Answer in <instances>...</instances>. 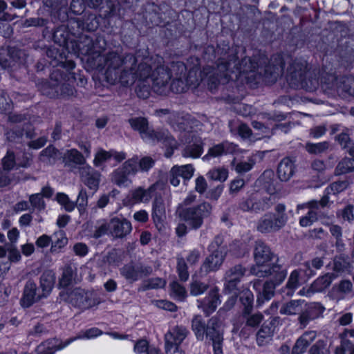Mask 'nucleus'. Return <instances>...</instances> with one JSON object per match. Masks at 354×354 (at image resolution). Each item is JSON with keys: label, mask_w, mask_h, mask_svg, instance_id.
Listing matches in <instances>:
<instances>
[{"label": "nucleus", "mask_w": 354, "mask_h": 354, "mask_svg": "<svg viewBox=\"0 0 354 354\" xmlns=\"http://www.w3.org/2000/svg\"><path fill=\"white\" fill-rule=\"evenodd\" d=\"M162 62L161 57H151L145 50L124 56L111 53L106 59V81L124 87L131 86L137 81L136 93L142 99L148 98L151 90L159 95H167L170 91L169 83L172 75Z\"/></svg>", "instance_id": "obj_1"}, {"label": "nucleus", "mask_w": 354, "mask_h": 354, "mask_svg": "<svg viewBox=\"0 0 354 354\" xmlns=\"http://www.w3.org/2000/svg\"><path fill=\"white\" fill-rule=\"evenodd\" d=\"M224 50V49L223 50ZM260 67L257 57L251 58L245 57L242 59L241 62L237 60V57L233 50L229 47L225 48V54L223 57L218 58L216 68H205L203 72L208 77V84L211 89L216 88L220 83L226 84L231 79V73L239 72V73H248L253 72Z\"/></svg>", "instance_id": "obj_2"}, {"label": "nucleus", "mask_w": 354, "mask_h": 354, "mask_svg": "<svg viewBox=\"0 0 354 354\" xmlns=\"http://www.w3.org/2000/svg\"><path fill=\"white\" fill-rule=\"evenodd\" d=\"M71 50L77 56L86 55L88 60L91 62L93 68L102 69L106 68L105 77L106 78V72L108 64L106 59L110 54L114 53L119 55L115 52H109L105 56L101 54L106 49V41L104 36L100 35H89L80 33L77 35L74 41H71Z\"/></svg>", "instance_id": "obj_3"}, {"label": "nucleus", "mask_w": 354, "mask_h": 354, "mask_svg": "<svg viewBox=\"0 0 354 354\" xmlns=\"http://www.w3.org/2000/svg\"><path fill=\"white\" fill-rule=\"evenodd\" d=\"M62 66L67 69L65 73L60 69H54L50 74V81L42 82L39 85L41 93L50 98L67 97L74 95L75 89L73 84L75 81L74 73L70 71L75 67L73 61L62 62Z\"/></svg>", "instance_id": "obj_4"}, {"label": "nucleus", "mask_w": 354, "mask_h": 354, "mask_svg": "<svg viewBox=\"0 0 354 354\" xmlns=\"http://www.w3.org/2000/svg\"><path fill=\"white\" fill-rule=\"evenodd\" d=\"M128 122L133 129L139 132L143 140L146 142L162 143L167 148L165 156L169 158L172 156L174 150L177 148L178 142L168 131H154L149 127L147 120L142 117L132 118Z\"/></svg>", "instance_id": "obj_5"}, {"label": "nucleus", "mask_w": 354, "mask_h": 354, "mask_svg": "<svg viewBox=\"0 0 354 354\" xmlns=\"http://www.w3.org/2000/svg\"><path fill=\"white\" fill-rule=\"evenodd\" d=\"M287 81L291 87L304 88L308 91H315L319 84L304 59H295L292 62L288 68Z\"/></svg>", "instance_id": "obj_6"}, {"label": "nucleus", "mask_w": 354, "mask_h": 354, "mask_svg": "<svg viewBox=\"0 0 354 354\" xmlns=\"http://www.w3.org/2000/svg\"><path fill=\"white\" fill-rule=\"evenodd\" d=\"M252 274L259 277H270V279L263 284V291L257 298L259 305L270 300L274 295L275 288L280 285L287 276V270L278 263L273 264L268 269L256 270L252 269Z\"/></svg>", "instance_id": "obj_7"}, {"label": "nucleus", "mask_w": 354, "mask_h": 354, "mask_svg": "<svg viewBox=\"0 0 354 354\" xmlns=\"http://www.w3.org/2000/svg\"><path fill=\"white\" fill-rule=\"evenodd\" d=\"M275 212H268L263 214L257 221V230L263 234H270L279 231L286 224L288 216L286 213V205L277 204L274 207Z\"/></svg>", "instance_id": "obj_8"}, {"label": "nucleus", "mask_w": 354, "mask_h": 354, "mask_svg": "<svg viewBox=\"0 0 354 354\" xmlns=\"http://www.w3.org/2000/svg\"><path fill=\"white\" fill-rule=\"evenodd\" d=\"M212 210V206L207 202L178 208L180 219L185 221L190 229L195 230L201 227L204 220L210 216Z\"/></svg>", "instance_id": "obj_9"}, {"label": "nucleus", "mask_w": 354, "mask_h": 354, "mask_svg": "<svg viewBox=\"0 0 354 354\" xmlns=\"http://www.w3.org/2000/svg\"><path fill=\"white\" fill-rule=\"evenodd\" d=\"M172 73L174 74V79L170 84V91L174 93H180L185 92L189 86L198 84V80L194 81L191 79V74L194 72L190 71L187 76V67L183 62L174 63L171 66Z\"/></svg>", "instance_id": "obj_10"}, {"label": "nucleus", "mask_w": 354, "mask_h": 354, "mask_svg": "<svg viewBox=\"0 0 354 354\" xmlns=\"http://www.w3.org/2000/svg\"><path fill=\"white\" fill-rule=\"evenodd\" d=\"M71 304L82 310H86L99 305L102 301L93 290H86L80 288H75L69 295Z\"/></svg>", "instance_id": "obj_11"}, {"label": "nucleus", "mask_w": 354, "mask_h": 354, "mask_svg": "<svg viewBox=\"0 0 354 354\" xmlns=\"http://www.w3.org/2000/svg\"><path fill=\"white\" fill-rule=\"evenodd\" d=\"M102 332L97 328H91L85 331L81 332L77 336L67 339L64 344L57 345L56 340L53 339L48 342H45L38 346V351L43 354H53L55 351L61 350L67 346L72 342L78 339H91L100 335Z\"/></svg>", "instance_id": "obj_12"}, {"label": "nucleus", "mask_w": 354, "mask_h": 354, "mask_svg": "<svg viewBox=\"0 0 354 354\" xmlns=\"http://www.w3.org/2000/svg\"><path fill=\"white\" fill-rule=\"evenodd\" d=\"M205 337L212 342L214 354H223V330L222 322L217 316L211 317L206 326Z\"/></svg>", "instance_id": "obj_13"}, {"label": "nucleus", "mask_w": 354, "mask_h": 354, "mask_svg": "<svg viewBox=\"0 0 354 354\" xmlns=\"http://www.w3.org/2000/svg\"><path fill=\"white\" fill-rule=\"evenodd\" d=\"M180 139L187 143L181 152L183 157L198 158L201 156L204 143L201 138L196 136L192 132L186 131L180 136Z\"/></svg>", "instance_id": "obj_14"}, {"label": "nucleus", "mask_w": 354, "mask_h": 354, "mask_svg": "<svg viewBox=\"0 0 354 354\" xmlns=\"http://www.w3.org/2000/svg\"><path fill=\"white\" fill-rule=\"evenodd\" d=\"M270 200L267 197H261L258 194H252L248 198H243L239 207L243 212L258 213L270 208Z\"/></svg>", "instance_id": "obj_15"}, {"label": "nucleus", "mask_w": 354, "mask_h": 354, "mask_svg": "<svg viewBox=\"0 0 354 354\" xmlns=\"http://www.w3.org/2000/svg\"><path fill=\"white\" fill-rule=\"evenodd\" d=\"M99 25V19L95 15L91 13L84 15L82 20L78 18L69 19V26L73 30L76 29V32H72L75 35L82 33L84 30L95 31L97 29Z\"/></svg>", "instance_id": "obj_16"}, {"label": "nucleus", "mask_w": 354, "mask_h": 354, "mask_svg": "<svg viewBox=\"0 0 354 354\" xmlns=\"http://www.w3.org/2000/svg\"><path fill=\"white\" fill-rule=\"evenodd\" d=\"M274 257L273 252L271 251L268 245L261 241H256L254 249V259L256 266L251 268H256V270H265L266 265L272 260Z\"/></svg>", "instance_id": "obj_17"}, {"label": "nucleus", "mask_w": 354, "mask_h": 354, "mask_svg": "<svg viewBox=\"0 0 354 354\" xmlns=\"http://www.w3.org/2000/svg\"><path fill=\"white\" fill-rule=\"evenodd\" d=\"M121 275L130 282L138 281L143 276H147L152 272V268L145 266L142 264H133L132 263L124 265L120 270Z\"/></svg>", "instance_id": "obj_18"}, {"label": "nucleus", "mask_w": 354, "mask_h": 354, "mask_svg": "<svg viewBox=\"0 0 354 354\" xmlns=\"http://www.w3.org/2000/svg\"><path fill=\"white\" fill-rule=\"evenodd\" d=\"M72 32H76L72 30L69 26V20L67 25H60L57 26L53 32V38L55 43L60 46L64 47L68 52L71 50V41H74L77 35Z\"/></svg>", "instance_id": "obj_19"}, {"label": "nucleus", "mask_w": 354, "mask_h": 354, "mask_svg": "<svg viewBox=\"0 0 354 354\" xmlns=\"http://www.w3.org/2000/svg\"><path fill=\"white\" fill-rule=\"evenodd\" d=\"M41 295L42 293L37 289V284L35 281L32 279H29L24 286L23 295L20 299V304L24 308H29L35 302L45 298L44 297H41Z\"/></svg>", "instance_id": "obj_20"}, {"label": "nucleus", "mask_w": 354, "mask_h": 354, "mask_svg": "<svg viewBox=\"0 0 354 354\" xmlns=\"http://www.w3.org/2000/svg\"><path fill=\"white\" fill-rule=\"evenodd\" d=\"M203 263L201 267V274H207L210 272L216 271L223 263L225 257V250L216 249L211 251Z\"/></svg>", "instance_id": "obj_21"}, {"label": "nucleus", "mask_w": 354, "mask_h": 354, "mask_svg": "<svg viewBox=\"0 0 354 354\" xmlns=\"http://www.w3.org/2000/svg\"><path fill=\"white\" fill-rule=\"evenodd\" d=\"M331 89L335 91L337 94L342 97H354V77H342L335 78Z\"/></svg>", "instance_id": "obj_22"}, {"label": "nucleus", "mask_w": 354, "mask_h": 354, "mask_svg": "<svg viewBox=\"0 0 354 354\" xmlns=\"http://www.w3.org/2000/svg\"><path fill=\"white\" fill-rule=\"evenodd\" d=\"M132 225L127 218L114 217L109 221V232L116 238H123L130 234Z\"/></svg>", "instance_id": "obj_23"}, {"label": "nucleus", "mask_w": 354, "mask_h": 354, "mask_svg": "<svg viewBox=\"0 0 354 354\" xmlns=\"http://www.w3.org/2000/svg\"><path fill=\"white\" fill-rule=\"evenodd\" d=\"M325 308L319 303H311L307 306L305 310L301 312L298 318L301 328H305L310 322L318 318L324 313Z\"/></svg>", "instance_id": "obj_24"}, {"label": "nucleus", "mask_w": 354, "mask_h": 354, "mask_svg": "<svg viewBox=\"0 0 354 354\" xmlns=\"http://www.w3.org/2000/svg\"><path fill=\"white\" fill-rule=\"evenodd\" d=\"M79 171L84 185L90 189L96 191L100 182V174L88 165L81 167Z\"/></svg>", "instance_id": "obj_25"}, {"label": "nucleus", "mask_w": 354, "mask_h": 354, "mask_svg": "<svg viewBox=\"0 0 354 354\" xmlns=\"http://www.w3.org/2000/svg\"><path fill=\"white\" fill-rule=\"evenodd\" d=\"M245 269L241 265H236L225 273V289L232 292L236 289L237 284L244 276Z\"/></svg>", "instance_id": "obj_26"}, {"label": "nucleus", "mask_w": 354, "mask_h": 354, "mask_svg": "<svg viewBox=\"0 0 354 354\" xmlns=\"http://www.w3.org/2000/svg\"><path fill=\"white\" fill-rule=\"evenodd\" d=\"M157 189L156 183L150 185L147 189L138 187L130 192L131 200L134 203H147L150 201Z\"/></svg>", "instance_id": "obj_27"}, {"label": "nucleus", "mask_w": 354, "mask_h": 354, "mask_svg": "<svg viewBox=\"0 0 354 354\" xmlns=\"http://www.w3.org/2000/svg\"><path fill=\"white\" fill-rule=\"evenodd\" d=\"M237 145L224 141L217 144L208 149L207 153L203 157V160H208L210 158H216L227 153H232L236 151Z\"/></svg>", "instance_id": "obj_28"}, {"label": "nucleus", "mask_w": 354, "mask_h": 354, "mask_svg": "<svg viewBox=\"0 0 354 354\" xmlns=\"http://www.w3.org/2000/svg\"><path fill=\"white\" fill-rule=\"evenodd\" d=\"M77 266L75 263H70L62 268V273L59 279V285L61 287L66 288L80 281L77 274Z\"/></svg>", "instance_id": "obj_29"}, {"label": "nucleus", "mask_w": 354, "mask_h": 354, "mask_svg": "<svg viewBox=\"0 0 354 354\" xmlns=\"http://www.w3.org/2000/svg\"><path fill=\"white\" fill-rule=\"evenodd\" d=\"M220 304L221 300L219 299L218 291L217 289H213L209 291L205 298L200 301L198 308H202L205 315L208 316L215 311Z\"/></svg>", "instance_id": "obj_30"}, {"label": "nucleus", "mask_w": 354, "mask_h": 354, "mask_svg": "<svg viewBox=\"0 0 354 354\" xmlns=\"http://www.w3.org/2000/svg\"><path fill=\"white\" fill-rule=\"evenodd\" d=\"M295 160L289 157L283 158L279 163L277 176L281 181H288L295 172Z\"/></svg>", "instance_id": "obj_31"}, {"label": "nucleus", "mask_w": 354, "mask_h": 354, "mask_svg": "<svg viewBox=\"0 0 354 354\" xmlns=\"http://www.w3.org/2000/svg\"><path fill=\"white\" fill-rule=\"evenodd\" d=\"M56 276L53 270L44 271L39 278V290L42 293L41 297H48L51 293L55 283Z\"/></svg>", "instance_id": "obj_32"}, {"label": "nucleus", "mask_w": 354, "mask_h": 354, "mask_svg": "<svg viewBox=\"0 0 354 354\" xmlns=\"http://www.w3.org/2000/svg\"><path fill=\"white\" fill-rule=\"evenodd\" d=\"M189 333V331L185 326L182 325L175 326L165 334V343L181 344Z\"/></svg>", "instance_id": "obj_33"}, {"label": "nucleus", "mask_w": 354, "mask_h": 354, "mask_svg": "<svg viewBox=\"0 0 354 354\" xmlns=\"http://www.w3.org/2000/svg\"><path fill=\"white\" fill-rule=\"evenodd\" d=\"M317 333L315 330L306 331L296 341L292 347L291 354H302L304 353L308 345L315 339Z\"/></svg>", "instance_id": "obj_34"}, {"label": "nucleus", "mask_w": 354, "mask_h": 354, "mask_svg": "<svg viewBox=\"0 0 354 354\" xmlns=\"http://www.w3.org/2000/svg\"><path fill=\"white\" fill-rule=\"evenodd\" d=\"M284 64L282 57L280 55L272 57L269 64L265 66L264 74L266 76H270L272 81H275L283 71Z\"/></svg>", "instance_id": "obj_35"}, {"label": "nucleus", "mask_w": 354, "mask_h": 354, "mask_svg": "<svg viewBox=\"0 0 354 354\" xmlns=\"http://www.w3.org/2000/svg\"><path fill=\"white\" fill-rule=\"evenodd\" d=\"M47 6L53 7L51 15L57 19L64 21L68 19L67 0H46Z\"/></svg>", "instance_id": "obj_36"}, {"label": "nucleus", "mask_w": 354, "mask_h": 354, "mask_svg": "<svg viewBox=\"0 0 354 354\" xmlns=\"http://www.w3.org/2000/svg\"><path fill=\"white\" fill-rule=\"evenodd\" d=\"M129 177L120 166L114 169L109 175L111 182L119 187H129L132 183Z\"/></svg>", "instance_id": "obj_37"}, {"label": "nucleus", "mask_w": 354, "mask_h": 354, "mask_svg": "<svg viewBox=\"0 0 354 354\" xmlns=\"http://www.w3.org/2000/svg\"><path fill=\"white\" fill-rule=\"evenodd\" d=\"M328 207L329 197L328 195L323 196L319 201H311L308 202V209H310V211L314 210V212L318 213V219L327 217V214L325 210L326 208Z\"/></svg>", "instance_id": "obj_38"}, {"label": "nucleus", "mask_w": 354, "mask_h": 354, "mask_svg": "<svg viewBox=\"0 0 354 354\" xmlns=\"http://www.w3.org/2000/svg\"><path fill=\"white\" fill-rule=\"evenodd\" d=\"M309 278H306L303 274L301 267L293 270L288 278L286 288L292 293L303 283H305Z\"/></svg>", "instance_id": "obj_39"}, {"label": "nucleus", "mask_w": 354, "mask_h": 354, "mask_svg": "<svg viewBox=\"0 0 354 354\" xmlns=\"http://www.w3.org/2000/svg\"><path fill=\"white\" fill-rule=\"evenodd\" d=\"M191 326L196 338L199 341H203L205 335L207 324L202 317L194 315L192 319Z\"/></svg>", "instance_id": "obj_40"}, {"label": "nucleus", "mask_w": 354, "mask_h": 354, "mask_svg": "<svg viewBox=\"0 0 354 354\" xmlns=\"http://www.w3.org/2000/svg\"><path fill=\"white\" fill-rule=\"evenodd\" d=\"M323 266L322 259L315 257L311 261H306L301 266V270H303V274L306 278H310L315 275L316 270L321 269Z\"/></svg>", "instance_id": "obj_41"}, {"label": "nucleus", "mask_w": 354, "mask_h": 354, "mask_svg": "<svg viewBox=\"0 0 354 354\" xmlns=\"http://www.w3.org/2000/svg\"><path fill=\"white\" fill-rule=\"evenodd\" d=\"M63 160L66 165L73 163L82 166L86 165L85 157L76 149L66 150L63 154Z\"/></svg>", "instance_id": "obj_42"}, {"label": "nucleus", "mask_w": 354, "mask_h": 354, "mask_svg": "<svg viewBox=\"0 0 354 354\" xmlns=\"http://www.w3.org/2000/svg\"><path fill=\"white\" fill-rule=\"evenodd\" d=\"M152 218L155 223H161L165 216V207L161 197H156L152 204Z\"/></svg>", "instance_id": "obj_43"}, {"label": "nucleus", "mask_w": 354, "mask_h": 354, "mask_svg": "<svg viewBox=\"0 0 354 354\" xmlns=\"http://www.w3.org/2000/svg\"><path fill=\"white\" fill-rule=\"evenodd\" d=\"M337 277L335 273H326L318 277L313 283L312 287L316 292H322L326 289Z\"/></svg>", "instance_id": "obj_44"}, {"label": "nucleus", "mask_w": 354, "mask_h": 354, "mask_svg": "<svg viewBox=\"0 0 354 354\" xmlns=\"http://www.w3.org/2000/svg\"><path fill=\"white\" fill-rule=\"evenodd\" d=\"M350 153L352 157L342 159L335 168V174L342 175L354 171V154L350 149Z\"/></svg>", "instance_id": "obj_45"}, {"label": "nucleus", "mask_w": 354, "mask_h": 354, "mask_svg": "<svg viewBox=\"0 0 354 354\" xmlns=\"http://www.w3.org/2000/svg\"><path fill=\"white\" fill-rule=\"evenodd\" d=\"M242 317L245 323V326L250 328H257L263 319L262 313H252V310L243 311Z\"/></svg>", "instance_id": "obj_46"}, {"label": "nucleus", "mask_w": 354, "mask_h": 354, "mask_svg": "<svg viewBox=\"0 0 354 354\" xmlns=\"http://www.w3.org/2000/svg\"><path fill=\"white\" fill-rule=\"evenodd\" d=\"M303 302L301 300H292L281 306L280 313L281 315H293L301 313Z\"/></svg>", "instance_id": "obj_47"}, {"label": "nucleus", "mask_w": 354, "mask_h": 354, "mask_svg": "<svg viewBox=\"0 0 354 354\" xmlns=\"http://www.w3.org/2000/svg\"><path fill=\"white\" fill-rule=\"evenodd\" d=\"M273 330L268 326H262L257 333V343L259 346L268 344L272 338Z\"/></svg>", "instance_id": "obj_48"}, {"label": "nucleus", "mask_w": 354, "mask_h": 354, "mask_svg": "<svg viewBox=\"0 0 354 354\" xmlns=\"http://www.w3.org/2000/svg\"><path fill=\"white\" fill-rule=\"evenodd\" d=\"M122 169L126 171L129 176H136L139 171L138 156H133L132 158L125 160L121 165Z\"/></svg>", "instance_id": "obj_49"}, {"label": "nucleus", "mask_w": 354, "mask_h": 354, "mask_svg": "<svg viewBox=\"0 0 354 354\" xmlns=\"http://www.w3.org/2000/svg\"><path fill=\"white\" fill-rule=\"evenodd\" d=\"M229 127L231 133H237L242 138H249L252 135L251 129L245 124L241 123L236 125L235 123L230 122Z\"/></svg>", "instance_id": "obj_50"}, {"label": "nucleus", "mask_w": 354, "mask_h": 354, "mask_svg": "<svg viewBox=\"0 0 354 354\" xmlns=\"http://www.w3.org/2000/svg\"><path fill=\"white\" fill-rule=\"evenodd\" d=\"M206 176L209 180L224 182L228 177V170L224 167H214L210 169Z\"/></svg>", "instance_id": "obj_51"}, {"label": "nucleus", "mask_w": 354, "mask_h": 354, "mask_svg": "<svg viewBox=\"0 0 354 354\" xmlns=\"http://www.w3.org/2000/svg\"><path fill=\"white\" fill-rule=\"evenodd\" d=\"M2 170L10 172L15 166L17 167L15 154L12 150H7L6 155L1 159Z\"/></svg>", "instance_id": "obj_52"}, {"label": "nucleus", "mask_w": 354, "mask_h": 354, "mask_svg": "<svg viewBox=\"0 0 354 354\" xmlns=\"http://www.w3.org/2000/svg\"><path fill=\"white\" fill-rule=\"evenodd\" d=\"M54 237L56 239L52 241L51 250L52 252H57V250L63 248L68 243V239L64 231L59 230L54 234Z\"/></svg>", "instance_id": "obj_53"}, {"label": "nucleus", "mask_w": 354, "mask_h": 354, "mask_svg": "<svg viewBox=\"0 0 354 354\" xmlns=\"http://www.w3.org/2000/svg\"><path fill=\"white\" fill-rule=\"evenodd\" d=\"M29 203L31 205L32 211L42 212L46 209V203L41 196V194H32L29 196Z\"/></svg>", "instance_id": "obj_54"}, {"label": "nucleus", "mask_w": 354, "mask_h": 354, "mask_svg": "<svg viewBox=\"0 0 354 354\" xmlns=\"http://www.w3.org/2000/svg\"><path fill=\"white\" fill-rule=\"evenodd\" d=\"M173 169L178 170L177 174L185 180H189L194 176L195 169L192 164H187L184 165H174L172 167Z\"/></svg>", "instance_id": "obj_55"}, {"label": "nucleus", "mask_w": 354, "mask_h": 354, "mask_svg": "<svg viewBox=\"0 0 354 354\" xmlns=\"http://www.w3.org/2000/svg\"><path fill=\"white\" fill-rule=\"evenodd\" d=\"M309 354H330V348L327 342L319 339L308 350Z\"/></svg>", "instance_id": "obj_56"}, {"label": "nucleus", "mask_w": 354, "mask_h": 354, "mask_svg": "<svg viewBox=\"0 0 354 354\" xmlns=\"http://www.w3.org/2000/svg\"><path fill=\"white\" fill-rule=\"evenodd\" d=\"M56 200L66 212H71L75 209V203L72 201L66 194L62 192L57 193Z\"/></svg>", "instance_id": "obj_57"}, {"label": "nucleus", "mask_w": 354, "mask_h": 354, "mask_svg": "<svg viewBox=\"0 0 354 354\" xmlns=\"http://www.w3.org/2000/svg\"><path fill=\"white\" fill-rule=\"evenodd\" d=\"M338 337L339 339V345L335 348L334 354H346V351H349L354 344L352 341L340 334L338 335Z\"/></svg>", "instance_id": "obj_58"}, {"label": "nucleus", "mask_w": 354, "mask_h": 354, "mask_svg": "<svg viewBox=\"0 0 354 354\" xmlns=\"http://www.w3.org/2000/svg\"><path fill=\"white\" fill-rule=\"evenodd\" d=\"M240 301L241 304L244 306L243 311L252 310L254 295L250 290L245 289L241 292Z\"/></svg>", "instance_id": "obj_59"}, {"label": "nucleus", "mask_w": 354, "mask_h": 354, "mask_svg": "<svg viewBox=\"0 0 354 354\" xmlns=\"http://www.w3.org/2000/svg\"><path fill=\"white\" fill-rule=\"evenodd\" d=\"M329 147L328 142L318 143L308 142L306 144V149L310 153L318 154L325 151Z\"/></svg>", "instance_id": "obj_60"}, {"label": "nucleus", "mask_w": 354, "mask_h": 354, "mask_svg": "<svg viewBox=\"0 0 354 354\" xmlns=\"http://www.w3.org/2000/svg\"><path fill=\"white\" fill-rule=\"evenodd\" d=\"M5 135L8 141L19 143L23 139L24 130L19 128H14L7 131Z\"/></svg>", "instance_id": "obj_61"}, {"label": "nucleus", "mask_w": 354, "mask_h": 354, "mask_svg": "<svg viewBox=\"0 0 354 354\" xmlns=\"http://www.w3.org/2000/svg\"><path fill=\"white\" fill-rule=\"evenodd\" d=\"M177 272L181 281H186L189 279L187 266L183 257H178L177 259Z\"/></svg>", "instance_id": "obj_62"}, {"label": "nucleus", "mask_w": 354, "mask_h": 354, "mask_svg": "<svg viewBox=\"0 0 354 354\" xmlns=\"http://www.w3.org/2000/svg\"><path fill=\"white\" fill-rule=\"evenodd\" d=\"M87 204L88 196L86 191L84 189H81L75 203V207L77 206L80 214H82L85 212Z\"/></svg>", "instance_id": "obj_63"}, {"label": "nucleus", "mask_w": 354, "mask_h": 354, "mask_svg": "<svg viewBox=\"0 0 354 354\" xmlns=\"http://www.w3.org/2000/svg\"><path fill=\"white\" fill-rule=\"evenodd\" d=\"M48 23V19L43 17H30L26 19L23 22V26L24 28L29 27H44L46 26Z\"/></svg>", "instance_id": "obj_64"}]
</instances>
